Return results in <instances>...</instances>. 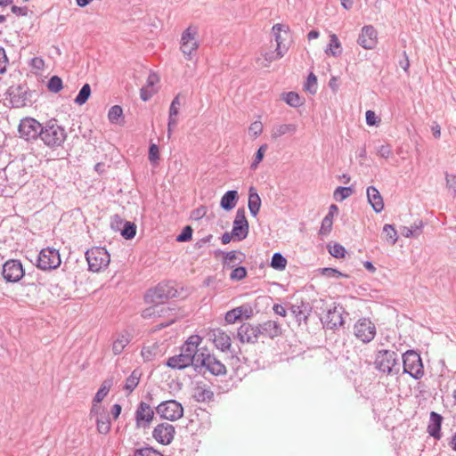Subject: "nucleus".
I'll list each match as a JSON object with an SVG mask.
<instances>
[{
  "mask_svg": "<svg viewBox=\"0 0 456 456\" xmlns=\"http://www.w3.org/2000/svg\"><path fill=\"white\" fill-rule=\"evenodd\" d=\"M209 340H212L215 346L222 352L231 350V338L230 336L221 329L211 330L208 333Z\"/></svg>",
  "mask_w": 456,
  "mask_h": 456,
  "instance_id": "6ab92c4d",
  "label": "nucleus"
},
{
  "mask_svg": "<svg viewBox=\"0 0 456 456\" xmlns=\"http://www.w3.org/2000/svg\"><path fill=\"white\" fill-rule=\"evenodd\" d=\"M328 251L335 258H343L346 254L345 247L337 242L332 246L328 245Z\"/></svg>",
  "mask_w": 456,
  "mask_h": 456,
  "instance_id": "49530a36",
  "label": "nucleus"
},
{
  "mask_svg": "<svg viewBox=\"0 0 456 456\" xmlns=\"http://www.w3.org/2000/svg\"><path fill=\"white\" fill-rule=\"evenodd\" d=\"M203 351V348H201ZM181 353L184 354L185 355L191 356L193 358L194 363H199L200 361L198 359L200 358V353L199 349H196L187 343L184 342V344L181 346Z\"/></svg>",
  "mask_w": 456,
  "mask_h": 456,
  "instance_id": "09e8293b",
  "label": "nucleus"
},
{
  "mask_svg": "<svg viewBox=\"0 0 456 456\" xmlns=\"http://www.w3.org/2000/svg\"><path fill=\"white\" fill-rule=\"evenodd\" d=\"M181 105V102H180V97L179 95H176L171 104H170V107H169V116L168 117H173V118H175L178 113H179V106Z\"/></svg>",
  "mask_w": 456,
  "mask_h": 456,
  "instance_id": "0e129e2a",
  "label": "nucleus"
},
{
  "mask_svg": "<svg viewBox=\"0 0 456 456\" xmlns=\"http://www.w3.org/2000/svg\"><path fill=\"white\" fill-rule=\"evenodd\" d=\"M8 64V58L5 53L4 47L0 46V74H4L6 71Z\"/></svg>",
  "mask_w": 456,
  "mask_h": 456,
  "instance_id": "69168bd1",
  "label": "nucleus"
},
{
  "mask_svg": "<svg viewBox=\"0 0 456 456\" xmlns=\"http://www.w3.org/2000/svg\"><path fill=\"white\" fill-rule=\"evenodd\" d=\"M61 263V255L59 250L53 248H45L40 250L37 258V267L44 270L50 271L56 269Z\"/></svg>",
  "mask_w": 456,
  "mask_h": 456,
  "instance_id": "9b49d317",
  "label": "nucleus"
},
{
  "mask_svg": "<svg viewBox=\"0 0 456 456\" xmlns=\"http://www.w3.org/2000/svg\"><path fill=\"white\" fill-rule=\"evenodd\" d=\"M333 221H330V218H323L322 221V225L319 231L320 235H328L332 229Z\"/></svg>",
  "mask_w": 456,
  "mask_h": 456,
  "instance_id": "680f3d73",
  "label": "nucleus"
},
{
  "mask_svg": "<svg viewBox=\"0 0 456 456\" xmlns=\"http://www.w3.org/2000/svg\"><path fill=\"white\" fill-rule=\"evenodd\" d=\"M354 193V189L352 186H338L336 188L333 193V197L337 201H343L347 199L350 195Z\"/></svg>",
  "mask_w": 456,
  "mask_h": 456,
  "instance_id": "a19ab883",
  "label": "nucleus"
},
{
  "mask_svg": "<svg viewBox=\"0 0 456 456\" xmlns=\"http://www.w3.org/2000/svg\"><path fill=\"white\" fill-rule=\"evenodd\" d=\"M297 130V126L294 124H283L273 127L272 137L277 139L286 134H294Z\"/></svg>",
  "mask_w": 456,
  "mask_h": 456,
  "instance_id": "72a5a7b5",
  "label": "nucleus"
},
{
  "mask_svg": "<svg viewBox=\"0 0 456 456\" xmlns=\"http://www.w3.org/2000/svg\"><path fill=\"white\" fill-rule=\"evenodd\" d=\"M126 220L122 219L118 215H114L110 220V228L115 232H121L123 224Z\"/></svg>",
  "mask_w": 456,
  "mask_h": 456,
  "instance_id": "052dcab7",
  "label": "nucleus"
},
{
  "mask_svg": "<svg viewBox=\"0 0 456 456\" xmlns=\"http://www.w3.org/2000/svg\"><path fill=\"white\" fill-rule=\"evenodd\" d=\"M365 120L366 124L370 126H377L380 122V119L377 117L376 113L370 110L366 111Z\"/></svg>",
  "mask_w": 456,
  "mask_h": 456,
  "instance_id": "e2e57ef3",
  "label": "nucleus"
},
{
  "mask_svg": "<svg viewBox=\"0 0 456 456\" xmlns=\"http://www.w3.org/2000/svg\"><path fill=\"white\" fill-rule=\"evenodd\" d=\"M304 89L311 94H315L317 92V77L310 72L304 84Z\"/></svg>",
  "mask_w": 456,
  "mask_h": 456,
  "instance_id": "37998d69",
  "label": "nucleus"
},
{
  "mask_svg": "<svg viewBox=\"0 0 456 456\" xmlns=\"http://www.w3.org/2000/svg\"><path fill=\"white\" fill-rule=\"evenodd\" d=\"M403 373L410 375L412 379L419 380L424 376V365L420 354L409 349L402 354Z\"/></svg>",
  "mask_w": 456,
  "mask_h": 456,
  "instance_id": "20e7f679",
  "label": "nucleus"
},
{
  "mask_svg": "<svg viewBox=\"0 0 456 456\" xmlns=\"http://www.w3.org/2000/svg\"><path fill=\"white\" fill-rule=\"evenodd\" d=\"M193 230L190 225H186L183 228L180 234L176 237L178 242H187L192 239Z\"/></svg>",
  "mask_w": 456,
  "mask_h": 456,
  "instance_id": "5fc2aeb1",
  "label": "nucleus"
},
{
  "mask_svg": "<svg viewBox=\"0 0 456 456\" xmlns=\"http://www.w3.org/2000/svg\"><path fill=\"white\" fill-rule=\"evenodd\" d=\"M43 125L31 117L21 118L18 126L19 137L29 142L39 140Z\"/></svg>",
  "mask_w": 456,
  "mask_h": 456,
  "instance_id": "6e6552de",
  "label": "nucleus"
},
{
  "mask_svg": "<svg viewBox=\"0 0 456 456\" xmlns=\"http://www.w3.org/2000/svg\"><path fill=\"white\" fill-rule=\"evenodd\" d=\"M134 456H164V455L151 446H145V447L135 449L134 452Z\"/></svg>",
  "mask_w": 456,
  "mask_h": 456,
  "instance_id": "603ef678",
  "label": "nucleus"
},
{
  "mask_svg": "<svg viewBox=\"0 0 456 456\" xmlns=\"http://www.w3.org/2000/svg\"><path fill=\"white\" fill-rule=\"evenodd\" d=\"M141 375L142 374L139 370H134L132 373L126 378L124 389L129 393L133 392L139 384Z\"/></svg>",
  "mask_w": 456,
  "mask_h": 456,
  "instance_id": "7c9ffc66",
  "label": "nucleus"
},
{
  "mask_svg": "<svg viewBox=\"0 0 456 456\" xmlns=\"http://www.w3.org/2000/svg\"><path fill=\"white\" fill-rule=\"evenodd\" d=\"M112 385H113L112 379H105L102 383L98 391L96 392V394L93 399L94 402L102 403V401L106 397V395L110 392Z\"/></svg>",
  "mask_w": 456,
  "mask_h": 456,
  "instance_id": "c9c22d12",
  "label": "nucleus"
},
{
  "mask_svg": "<svg viewBox=\"0 0 456 456\" xmlns=\"http://www.w3.org/2000/svg\"><path fill=\"white\" fill-rule=\"evenodd\" d=\"M268 148L267 144H262L256 151L254 156V160L250 164V169L255 170L260 162L263 161L265 153Z\"/></svg>",
  "mask_w": 456,
  "mask_h": 456,
  "instance_id": "de8ad7c7",
  "label": "nucleus"
},
{
  "mask_svg": "<svg viewBox=\"0 0 456 456\" xmlns=\"http://www.w3.org/2000/svg\"><path fill=\"white\" fill-rule=\"evenodd\" d=\"M130 339L127 334H121L112 344L113 354L118 355L120 354L124 348L129 344Z\"/></svg>",
  "mask_w": 456,
  "mask_h": 456,
  "instance_id": "e433bc0d",
  "label": "nucleus"
},
{
  "mask_svg": "<svg viewBox=\"0 0 456 456\" xmlns=\"http://www.w3.org/2000/svg\"><path fill=\"white\" fill-rule=\"evenodd\" d=\"M287 258L281 253L276 252L273 255L270 266L277 271H283L287 266Z\"/></svg>",
  "mask_w": 456,
  "mask_h": 456,
  "instance_id": "4c0bfd02",
  "label": "nucleus"
},
{
  "mask_svg": "<svg viewBox=\"0 0 456 456\" xmlns=\"http://www.w3.org/2000/svg\"><path fill=\"white\" fill-rule=\"evenodd\" d=\"M239 310L232 308L225 314L224 320L228 324H233L238 321H241Z\"/></svg>",
  "mask_w": 456,
  "mask_h": 456,
  "instance_id": "13d9d810",
  "label": "nucleus"
},
{
  "mask_svg": "<svg viewBox=\"0 0 456 456\" xmlns=\"http://www.w3.org/2000/svg\"><path fill=\"white\" fill-rule=\"evenodd\" d=\"M67 136L65 128L59 124V121L56 118H51L44 123L39 140L53 150L62 146Z\"/></svg>",
  "mask_w": 456,
  "mask_h": 456,
  "instance_id": "f257e3e1",
  "label": "nucleus"
},
{
  "mask_svg": "<svg viewBox=\"0 0 456 456\" xmlns=\"http://www.w3.org/2000/svg\"><path fill=\"white\" fill-rule=\"evenodd\" d=\"M378 154L384 159L389 158L392 153V150L389 144H384L378 148Z\"/></svg>",
  "mask_w": 456,
  "mask_h": 456,
  "instance_id": "774afa93",
  "label": "nucleus"
},
{
  "mask_svg": "<svg viewBox=\"0 0 456 456\" xmlns=\"http://www.w3.org/2000/svg\"><path fill=\"white\" fill-rule=\"evenodd\" d=\"M445 180L447 187L452 190L453 193L456 195V175L445 173Z\"/></svg>",
  "mask_w": 456,
  "mask_h": 456,
  "instance_id": "338daca9",
  "label": "nucleus"
},
{
  "mask_svg": "<svg viewBox=\"0 0 456 456\" xmlns=\"http://www.w3.org/2000/svg\"><path fill=\"white\" fill-rule=\"evenodd\" d=\"M136 231L137 227L134 223L126 221L125 224H123L120 234L126 240H132L135 237Z\"/></svg>",
  "mask_w": 456,
  "mask_h": 456,
  "instance_id": "ea45409f",
  "label": "nucleus"
},
{
  "mask_svg": "<svg viewBox=\"0 0 456 456\" xmlns=\"http://www.w3.org/2000/svg\"><path fill=\"white\" fill-rule=\"evenodd\" d=\"M110 419L108 411L102 412V414L96 417V428L100 434L106 435L110 430Z\"/></svg>",
  "mask_w": 456,
  "mask_h": 456,
  "instance_id": "c85d7f7f",
  "label": "nucleus"
},
{
  "mask_svg": "<svg viewBox=\"0 0 456 456\" xmlns=\"http://www.w3.org/2000/svg\"><path fill=\"white\" fill-rule=\"evenodd\" d=\"M258 338L263 336L273 339L281 335L282 329L281 324L276 321H266L263 323L257 324Z\"/></svg>",
  "mask_w": 456,
  "mask_h": 456,
  "instance_id": "412c9836",
  "label": "nucleus"
},
{
  "mask_svg": "<svg viewBox=\"0 0 456 456\" xmlns=\"http://www.w3.org/2000/svg\"><path fill=\"white\" fill-rule=\"evenodd\" d=\"M193 398L199 403L211 402L214 400V393L210 389L198 386Z\"/></svg>",
  "mask_w": 456,
  "mask_h": 456,
  "instance_id": "f704fd0d",
  "label": "nucleus"
},
{
  "mask_svg": "<svg viewBox=\"0 0 456 456\" xmlns=\"http://www.w3.org/2000/svg\"><path fill=\"white\" fill-rule=\"evenodd\" d=\"M423 225L422 220H417L410 227L403 226L401 233L406 238L418 237L422 233Z\"/></svg>",
  "mask_w": 456,
  "mask_h": 456,
  "instance_id": "cd10ccee",
  "label": "nucleus"
},
{
  "mask_svg": "<svg viewBox=\"0 0 456 456\" xmlns=\"http://www.w3.org/2000/svg\"><path fill=\"white\" fill-rule=\"evenodd\" d=\"M374 366L379 372L387 375H397L400 372L398 355L392 350H379L375 356Z\"/></svg>",
  "mask_w": 456,
  "mask_h": 456,
  "instance_id": "f03ea898",
  "label": "nucleus"
},
{
  "mask_svg": "<svg viewBox=\"0 0 456 456\" xmlns=\"http://www.w3.org/2000/svg\"><path fill=\"white\" fill-rule=\"evenodd\" d=\"M232 232L234 235V240L241 241L245 240L249 232V224L246 217L244 208H240L236 211V216L232 223Z\"/></svg>",
  "mask_w": 456,
  "mask_h": 456,
  "instance_id": "ddd939ff",
  "label": "nucleus"
},
{
  "mask_svg": "<svg viewBox=\"0 0 456 456\" xmlns=\"http://www.w3.org/2000/svg\"><path fill=\"white\" fill-rule=\"evenodd\" d=\"M239 310L240 317L242 319H250L253 316V309L250 305L243 304L238 307H235Z\"/></svg>",
  "mask_w": 456,
  "mask_h": 456,
  "instance_id": "6e6d98bb",
  "label": "nucleus"
},
{
  "mask_svg": "<svg viewBox=\"0 0 456 456\" xmlns=\"http://www.w3.org/2000/svg\"><path fill=\"white\" fill-rule=\"evenodd\" d=\"M155 412L148 403L143 401L140 402L135 411L134 418L137 428H149L152 419H154Z\"/></svg>",
  "mask_w": 456,
  "mask_h": 456,
  "instance_id": "dca6fc26",
  "label": "nucleus"
},
{
  "mask_svg": "<svg viewBox=\"0 0 456 456\" xmlns=\"http://www.w3.org/2000/svg\"><path fill=\"white\" fill-rule=\"evenodd\" d=\"M218 253L223 255V267L227 269L233 268L236 265L241 264L246 258V255L240 250H231L228 252L219 250Z\"/></svg>",
  "mask_w": 456,
  "mask_h": 456,
  "instance_id": "b1692460",
  "label": "nucleus"
},
{
  "mask_svg": "<svg viewBox=\"0 0 456 456\" xmlns=\"http://www.w3.org/2000/svg\"><path fill=\"white\" fill-rule=\"evenodd\" d=\"M91 93H92V90H91L90 85L86 83L81 87V89L79 90L77 95L76 96V98L74 100L75 103L79 105V106L85 104L88 101V99L90 98Z\"/></svg>",
  "mask_w": 456,
  "mask_h": 456,
  "instance_id": "58836bf2",
  "label": "nucleus"
},
{
  "mask_svg": "<svg viewBox=\"0 0 456 456\" xmlns=\"http://www.w3.org/2000/svg\"><path fill=\"white\" fill-rule=\"evenodd\" d=\"M108 118L111 124L120 125L124 121L122 107L119 105L112 106L109 110Z\"/></svg>",
  "mask_w": 456,
  "mask_h": 456,
  "instance_id": "473e14b6",
  "label": "nucleus"
},
{
  "mask_svg": "<svg viewBox=\"0 0 456 456\" xmlns=\"http://www.w3.org/2000/svg\"><path fill=\"white\" fill-rule=\"evenodd\" d=\"M25 277V270L21 262L18 259H9L2 265L0 279L7 283L19 282Z\"/></svg>",
  "mask_w": 456,
  "mask_h": 456,
  "instance_id": "1a4fd4ad",
  "label": "nucleus"
},
{
  "mask_svg": "<svg viewBox=\"0 0 456 456\" xmlns=\"http://www.w3.org/2000/svg\"><path fill=\"white\" fill-rule=\"evenodd\" d=\"M354 331L358 339L363 343H369L375 338L376 327L370 319L361 318L355 322Z\"/></svg>",
  "mask_w": 456,
  "mask_h": 456,
  "instance_id": "f8f14e48",
  "label": "nucleus"
},
{
  "mask_svg": "<svg viewBox=\"0 0 456 456\" xmlns=\"http://www.w3.org/2000/svg\"><path fill=\"white\" fill-rule=\"evenodd\" d=\"M165 364L174 370H183L189 366H192L195 370L196 363H194L191 356L180 353L179 354L169 357Z\"/></svg>",
  "mask_w": 456,
  "mask_h": 456,
  "instance_id": "4be33fe9",
  "label": "nucleus"
},
{
  "mask_svg": "<svg viewBox=\"0 0 456 456\" xmlns=\"http://www.w3.org/2000/svg\"><path fill=\"white\" fill-rule=\"evenodd\" d=\"M155 409L161 419L169 421H175L183 416V405L174 399L161 402Z\"/></svg>",
  "mask_w": 456,
  "mask_h": 456,
  "instance_id": "9d476101",
  "label": "nucleus"
},
{
  "mask_svg": "<svg viewBox=\"0 0 456 456\" xmlns=\"http://www.w3.org/2000/svg\"><path fill=\"white\" fill-rule=\"evenodd\" d=\"M199 47L198 42H192V43H181V51L183 53L184 57L187 60H191V53L192 52L196 51Z\"/></svg>",
  "mask_w": 456,
  "mask_h": 456,
  "instance_id": "3c124183",
  "label": "nucleus"
},
{
  "mask_svg": "<svg viewBox=\"0 0 456 456\" xmlns=\"http://www.w3.org/2000/svg\"><path fill=\"white\" fill-rule=\"evenodd\" d=\"M177 297V289L172 281L159 282L155 288L147 290L144 299L148 304H155L157 306L165 300Z\"/></svg>",
  "mask_w": 456,
  "mask_h": 456,
  "instance_id": "423d86ee",
  "label": "nucleus"
},
{
  "mask_svg": "<svg viewBox=\"0 0 456 456\" xmlns=\"http://www.w3.org/2000/svg\"><path fill=\"white\" fill-rule=\"evenodd\" d=\"M281 98L289 106L293 108L300 107L305 102V99L293 91L283 93Z\"/></svg>",
  "mask_w": 456,
  "mask_h": 456,
  "instance_id": "c756f323",
  "label": "nucleus"
},
{
  "mask_svg": "<svg viewBox=\"0 0 456 456\" xmlns=\"http://www.w3.org/2000/svg\"><path fill=\"white\" fill-rule=\"evenodd\" d=\"M149 160L152 164H156L159 159V149L156 143H151L149 146Z\"/></svg>",
  "mask_w": 456,
  "mask_h": 456,
  "instance_id": "4d7b16f0",
  "label": "nucleus"
},
{
  "mask_svg": "<svg viewBox=\"0 0 456 456\" xmlns=\"http://www.w3.org/2000/svg\"><path fill=\"white\" fill-rule=\"evenodd\" d=\"M175 428L167 422L157 425L152 431V437L160 444L168 445L174 440Z\"/></svg>",
  "mask_w": 456,
  "mask_h": 456,
  "instance_id": "2eb2a0df",
  "label": "nucleus"
},
{
  "mask_svg": "<svg viewBox=\"0 0 456 456\" xmlns=\"http://www.w3.org/2000/svg\"><path fill=\"white\" fill-rule=\"evenodd\" d=\"M232 273H230V280L232 281H241L247 277V269L244 266H234L232 268Z\"/></svg>",
  "mask_w": 456,
  "mask_h": 456,
  "instance_id": "864d4df0",
  "label": "nucleus"
},
{
  "mask_svg": "<svg viewBox=\"0 0 456 456\" xmlns=\"http://www.w3.org/2000/svg\"><path fill=\"white\" fill-rule=\"evenodd\" d=\"M344 314H348L343 306L338 305L329 309L325 317L321 318L323 328L335 330L343 326L345 322L343 318Z\"/></svg>",
  "mask_w": 456,
  "mask_h": 456,
  "instance_id": "4468645a",
  "label": "nucleus"
},
{
  "mask_svg": "<svg viewBox=\"0 0 456 456\" xmlns=\"http://www.w3.org/2000/svg\"><path fill=\"white\" fill-rule=\"evenodd\" d=\"M198 33V28L196 27L190 26L188 27L183 33L181 37V43H192L197 42L195 40V36Z\"/></svg>",
  "mask_w": 456,
  "mask_h": 456,
  "instance_id": "8fccbe9b",
  "label": "nucleus"
},
{
  "mask_svg": "<svg viewBox=\"0 0 456 456\" xmlns=\"http://www.w3.org/2000/svg\"><path fill=\"white\" fill-rule=\"evenodd\" d=\"M275 37V41L277 43L276 46V58H281L284 56L285 53L287 52L288 48L284 45L282 46V38L281 34H275L273 35Z\"/></svg>",
  "mask_w": 456,
  "mask_h": 456,
  "instance_id": "bf43d9fd",
  "label": "nucleus"
},
{
  "mask_svg": "<svg viewBox=\"0 0 456 456\" xmlns=\"http://www.w3.org/2000/svg\"><path fill=\"white\" fill-rule=\"evenodd\" d=\"M383 232L386 234V240L391 245H395L398 240L397 232L394 224H385L383 227Z\"/></svg>",
  "mask_w": 456,
  "mask_h": 456,
  "instance_id": "c03bdc74",
  "label": "nucleus"
},
{
  "mask_svg": "<svg viewBox=\"0 0 456 456\" xmlns=\"http://www.w3.org/2000/svg\"><path fill=\"white\" fill-rule=\"evenodd\" d=\"M327 54H331L334 57H338L342 53L341 44L337 35H330V44L328 48L325 50Z\"/></svg>",
  "mask_w": 456,
  "mask_h": 456,
  "instance_id": "2f4dec72",
  "label": "nucleus"
},
{
  "mask_svg": "<svg viewBox=\"0 0 456 456\" xmlns=\"http://www.w3.org/2000/svg\"><path fill=\"white\" fill-rule=\"evenodd\" d=\"M248 208L252 216H256L261 208V199L256 189L250 186L248 189Z\"/></svg>",
  "mask_w": 456,
  "mask_h": 456,
  "instance_id": "a878e982",
  "label": "nucleus"
},
{
  "mask_svg": "<svg viewBox=\"0 0 456 456\" xmlns=\"http://www.w3.org/2000/svg\"><path fill=\"white\" fill-rule=\"evenodd\" d=\"M367 199L376 213H380L384 209L383 198L375 186L371 185L367 188Z\"/></svg>",
  "mask_w": 456,
  "mask_h": 456,
  "instance_id": "393cba45",
  "label": "nucleus"
},
{
  "mask_svg": "<svg viewBox=\"0 0 456 456\" xmlns=\"http://www.w3.org/2000/svg\"><path fill=\"white\" fill-rule=\"evenodd\" d=\"M289 310L299 325L303 322L307 326L309 316L313 311V305L309 302L301 299L299 303L291 305Z\"/></svg>",
  "mask_w": 456,
  "mask_h": 456,
  "instance_id": "a211bd4d",
  "label": "nucleus"
},
{
  "mask_svg": "<svg viewBox=\"0 0 456 456\" xmlns=\"http://www.w3.org/2000/svg\"><path fill=\"white\" fill-rule=\"evenodd\" d=\"M237 338L241 343H256L258 341L257 325L253 326L248 322L242 323L238 329Z\"/></svg>",
  "mask_w": 456,
  "mask_h": 456,
  "instance_id": "aec40b11",
  "label": "nucleus"
},
{
  "mask_svg": "<svg viewBox=\"0 0 456 456\" xmlns=\"http://www.w3.org/2000/svg\"><path fill=\"white\" fill-rule=\"evenodd\" d=\"M88 263V270L99 273L105 269L110 262V255L105 248L94 247L85 253Z\"/></svg>",
  "mask_w": 456,
  "mask_h": 456,
  "instance_id": "0eeeda50",
  "label": "nucleus"
},
{
  "mask_svg": "<svg viewBox=\"0 0 456 456\" xmlns=\"http://www.w3.org/2000/svg\"><path fill=\"white\" fill-rule=\"evenodd\" d=\"M13 108H21L36 102L34 97L37 94L35 90H30L26 83L11 86L6 91Z\"/></svg>",
  "mask_w": 456,
  "mask_h": 456,
  "instance_id": "39448f33",
  "label": "nucleus"
},
{
  "mask_svg": "<svg viewBox=\"0 0 456 456\" xmlns=\"http://www.w3.org/2000/svg\"><path fill=\"white\" fill-rule=\"evenodd\" d=\"M319 271L322 275H323L327 278H333V277L348 278L349 277L348 274L341 273L338 269L332 268V267H323V268H321Z\"/></svg>",
  "mask_w": 456,
  "mask_h": 456,
  "instance_id": "a18cd8bd",
  "label": "nucleus"
},
{
  "mask_svg": "<svg viewBox=\"0 0 456 456\" xmlns=\"http://www.w3.org/2000/svg\"><path fill=\"white\" fill-rule=\"evenodd\" d=\"M46 86L51 93L57 94L63 88L62 79L54 75L49 78Z\"/></svg>",
  "mask_w": 456,
  "mask_h": 456,
  "instance_id": "79ce46f5",
  "label": "nucleus"
},
{
  "mask_svg": "<svg viewBox=\"0 0 456 456\" xmlns=\"http://www.w3.org/2000/svg\"><path fill=\"white\" fill-rule=\"evenodd\" d=\"M239 200V194L236 190L227 191L221 198L220 207L224 211H231L233 209Z\"/></svg>",
  "mask_w": 456,
  "mask_h": 456,
  "instance_id": "bb28decb",
  "label": "nucleus"
},
{
  "mask_svg": "<svg viewBox=\"0 0 456 456\" xmlns=\"http://www.w3.org/2000/svg\"><path fill=\"white\" fill-rule=\"evenodd\" d=\"M444 417L436 411H431L429 414V422L427 428L428 435L436 440H440L442 437V424Z\"/></svg>",
  "mask_w": 456,
  "mask_h": 456,
  "instance_id": "5701e85b",
  "label": "nucleus"
},
{
  "mask_svg": "<svg viewBox=\"0 0 456 456\" xmlns=\"http://www.w3.org/2000/svg\"><path fill=\"white\" fill-rule=\"evenodd\" d=\"M357 43L362 48L372 50L378 44V32L372 25H365L362 28Z\"/></svg>",
  "mask_w": 456,
  "mask_h": 456,
  "instance_id": "f3484780",
  "label": "nucleus"
},
{
  "mask_svg": "<svg viewBox=\"0 0 456 456\" xmlns=\"http://www.w3.org/2000/svg\"><path fill=\"white\" fill-rule=\"evenodd\" d=\"M199 363L195 364V371L198 374L205 375L208 371L214 376L225 375L227 370L225 365L219 361L214 354L209 353L200 352Z\"/></svg>",
  "mask_w": 456,
  "mask_h": 456,
  "instance_id": "7ed1b4c3",
  "label": "nucleus"
}]
</instances>
